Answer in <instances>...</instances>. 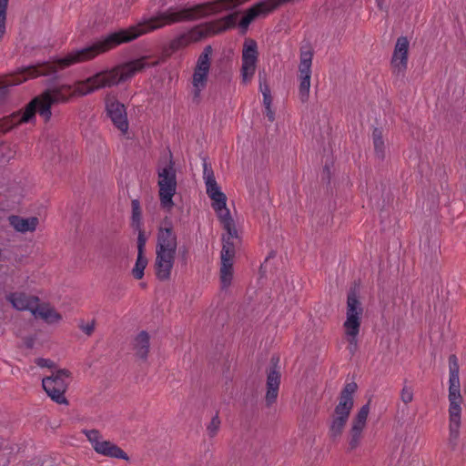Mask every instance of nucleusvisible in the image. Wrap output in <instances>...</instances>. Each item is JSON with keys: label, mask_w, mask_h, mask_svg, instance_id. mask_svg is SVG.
Returning a JSON list of instances; mask_svg holds the SVG:
<instances>
[{"label": "nucleus", "mask_w": 466, "mask_h": 466, "mask_svg": "<svg viewBox=\"0 0 466 466\" xmlns=\"http://www.w3.org/2000/svg\"><path fill=\"white\" fill-rule=\"evenodd\" d=\"M240 4L239 0H215L175 11L172 8L158 13L148 20L132 25L127 29L111 33L91 46L68 53L65 57L56 59L54 64L44 62L35 66L24 67L10 85H19L28 79L40 76H51L57 69H64L72 65L89 61L99 54L106 53L121 44L131 42L150 31L162 28L167 25L180 22L194 21L218 14L224 10H231Z\"/></svg>", "instance_id": "nucleus-1"}, {"label": "nucleus", "mask_w": 466, "mask_h": 466, "mask_svg": "<svg viewBox=\"0 0 466 466\" xmlns=\"http://www.w3.org/2000/svg\"><path fill=\"white\" fill-rule=\"evenodd\" d=\"M148 56L131 60L112 69L100 71L86 80L78 81L74 91L70 85L55 86L43 92L53 105L66 103L73 95L86 96L102 88L112 87L133 77L146 67L157 66L159 61L147 63Z\"/></svg>", "instance_id": "nucleus-2"}, {"label": "nucleus", "mask_w": 466, "mask_h": 466, "mask_svg": "<svg viewBox=\"0 0 466 466\" xmlns=\"http://www.w3.org/2000/svg\"><path fill=\"white\" fill-rule=\"evenodd\" d=\"M54 106L44 93L35 96L24 109L14 112L10 116L0 119V132H6L11 128L23 124H35L36 114L45 123L52 117L51 107Z\"/></svg>", "instance_id": "nucleus-3"}, {"label": "nucleus", "mask_w": 466, "mask_h": 466, "mask_svg": "<svg viewBox=\"0 0 466 466\" xmlns=\"http://www.w3.org/2000/svg\"><path fill=\"white\" fill-rule=\"evenodd\" d=\"M362 313L363 309L357 292L350 289L347 296V318L343 326L350 343L349 350L352 354L358 347L357 336L360 332Z\"/></svg>", "instance_id": "nucleus-4"}, {"label": "nucleus", "mask_w": 466, "mask_h": 466, "mask_svg": "<svg viewBox=\"0 0 466 466\" xmlns=\"http://www.w3.org/2000/svg\"><path fill=\"white\" fill-rule=\"evenodd\" d=\"M174 166L175 163L170 156L168 163L165 167H157L160 205L168 211L174 207L173 197L177 192V173Z\"/></svg>", "instance_id": "nucleus-5"}, {"label": "nucleus", "mask_w": 466, "mask_h": 466, "mask_svg": "<svg viewBox=\"0 0 466 466\" xmlns=\"http://www.w3.org/2000/svg\"><path fill=\"white\" fill-rule=\"evenodd\" d=\"M237 14H230L221 19L196 25L187 32L189 43L202 40L210 35L220 34L232 28L237 23Z\"/></svg>", "instance_id": "nucleus-6"}, {"label": "nucleus", "mask_w": 466, "mask_h": 466, "mask_svg": "<svg viewBox=\"0 0 466 466\" xmlns=\"http://www.w3.org/2000/svg\"><path fill=\"white\" fill-rule=\"evenodd\" d=\"M70 375L71 372L68 370L61 369L42 380L43 389L51 400L58 404H68L65 392L68 387L66 380L69 379Z\"/></svg>", "instance_id": "nucleus-7"}, {"label": "nucleus", "mask_w": 466, "mask_h": 466, "mask_svg": "<svg viewBox=\"0 0 466 466\" xmlns=\"http://www.w3.org/2000/svg\"><path fill=\"white\" fill-rule=\"evenodd\" d=\"M84 433L96 453L110 458L129 460L128 455L120 447L109 441L103 440L97 430H86L84 431Z\"/></svg>", "instance_id": "nucleus-8"}, {"label": "nucleus", "mask_w": 466, "mask_h": 466, "mask_svg": "<svg viewBox=\"0 0 466 466\" xmlns=\"http://www.w3.org/2000/svg\"><path fill=\"white\" fill-rule=\"evenodd\" d=\"M461 388H449V415H450V442L453 447L460 434L461 426Z\"/></svg>", "instance_id": "nucleus-9"}, {"label": "nucleus", "mask_w": 466, "mask_h": 466, "mask_svg": "<svg viewBox=\"0 0 466 466\" xmlns=\"http://www.w3.org/2000/svg\"><path fill=\"white\" fill-rule=\"evenodd\" d=\"M258 52L257 42L253 39H246L242 49L241 78L247 84L253 78L258 63Z\"/></svg>", "instance_id": "nucleus-10"}, {"label": "nucleus", "mask_w": 466, "mask_h": 466, "mask_svg": "<svg viewBox=\"0 0 466 466\" xmlns=\"http://www.w3.org/2000/svg\"><path fill=\"white\" fill-rule=\"evenodd\" d=\"M292 0H261L250 7L239 22V27L246 31L250 23L259 15H266L279 5Z\"/></svg>", "instance_id": "nucleus-11"}, {"label": "nucleus", "mask_w": 466, "mask_h": 466, "mask_svg": "<svg viewBox=\"0 0 466 466\" xmlns=\"http://www.w3.org/2000/svg\"><path fill=\"white\" fill-rule=\"evenodd\" d=\"M177 251L156 248L155 274L160 281L170 279Z\"/></svg>", "instance_id": "nucleus-12"}, {"label": "nucleus", "mask_w": 466, "mask_h": 466, "mask_svg": "<svg viewBox=\"0 0 466 466\" xmlns=\"http://www.w3.org/2000/svg\"><path fill=\"white\" fill-rule=\"evenodd\" d=\"M409 45L405 36H400L395 44L390 64L393 74L397 76H403L407 70Z\"/></svg>", "instance_id": "nucleus-13"}, {"label": "nucleus", "mask_w": 466, "mask_h": 466, "mask_svg": "<svg viewBox=\"0 0 466 466\" xmlns=\"http://www.w3.org/2000/svg\"><path fill=\"white\" fill-rule=\"evenodd\" d=\"M156 248L177 251V236L174 231L171 220L167 218L162 222L157 229Z\"/></svg>", "instance_id": "nucleus-14"}, {"label": "nucleus", "mask_w": 466, "mask_h": 466, "mask_svg": "<svg viewBox=\"0 0 466 466\" xmlns=\"http://www.w3.org/2000/svg\"><path fill=\"white\" fill-rule=\"evenodd\" d=\"M106 109L114 126L123 133H126L128 129V121L124 104L115 98H107L106 101Z\"/></svg>", "instance_id": "nucleus-15"}, {"label": "nucleus", "mask_w": 466, "mask_h": 466, "mask_svg": "<svg viewBox=\"0 0 466 466\" xmlns=\"http://www.w3.org/2000/svg\"><path fill=\"white\" fill-rule=\"evenodd\" d=\"M358 385L351 381L347 383L339 393V403L334 409L335 414H340L350 417V411L354 406L353 395L357 391Z\"/></svg>", "instance_id": "nucleus-16"}, {"label": "nucleus", "mask_w": 466, "mask_h": 466, "mask_svg": "<svg viewBox=\"0 0 466 466\" xmlns=\"http://www.w3.org/2000/svg\"><path fill=\"white\" fill-rule=\"evenodd\" d=\"M280 384V373L277 370L276 365L270 367L267 373V392L266 402L268 406L273 404L279 394Z\"/></svg>", "instance_id": "nucleus-17"}, {"label": "nucleus", "mask_w": 466, "mask_h": 466, "mask_svg": "<svg viewBox=\"0 0 466 466\" xmlns=\"http://www.w3.org/2000/svg\"><path fill=\"white\" fill-rule=\"evenodd\" d=\"M8 301L18 310H30L33 313L38 298L35 296H27L23 292H14L7 297Z\"/></svg>", "instance_id": "nucleus-18"}, {"label": "nucleus", "mask_w": 466, "mask_h": 466, "mask_svg": "<svg viewBox=\"0 0 466 466\" xmlns=\"http://www.w3.org/2000/svg\"><path fill=\"white\" fill-rule=\"evenodd\" d=\"M9 222L16 231L25 233L35 230L38 224V218L35 217L24 218L22 217L13 215L9 217Z\"/></svg>", "instance_id": "nucleus-19"}, {"label": "nucleus", "mask_w": 466, "mask_h": 466, "mask_svg": "<svg viewBox=\"0 0 466 466\" xmlns=\"http://www.w3.org/2000/svg\"><path fill=\"white\" fill-rule=\"evenodd\" d=\"M227 199L222 202L212 203V208L216 211L221 224L223 225L224 229L227 231L235 232V223L232 218L230 217L229 210L226 207Z\"/></svg>", "instance_id": "nucleus-20"}, {"label": "nucleus", "mask_w": 466, "mask_h": 466, "mask_svg": "<svg viewBox=\"0 0 466 466\" xmlns=\"http://www.w3.org/2000/svg\"><path fill=\"white\" fill-rule=\"evenodd\" d=\"M149 339V334L145 330L140 331L134 339L133 349L136 356L143 360L147 359L150 347Z\"/></svg>", "instance_id": "nucleus-21"}, {"label": "nucleus", "mask_w": 466, "mask_h": 466, "mask_svg": "<svg viewBox=\"0 0 466 466\" xmlns=\"http://www.w3.org/2000/svg\"><path fill=\"white\" fill-rule=\"evenodd\" d=\"M33 315L41 318L47 323H56L61 319V315L47 304H36L33 309Z\"/></svg>", "instance_id": "nucleus-22"}, {"label": "nucleus", "mask_w": 466, "mask_h": 466, "mask_svg": "<svg viewBox=\"0 0 466 466\" xmlns=\"http://www.w3.org/2000/svg\"><path fill=\"white\" fill-rule=\"evenodd\" d=\"M348 420V416L334 413L329 427V436L331 440L335 441L341 436Z\"/></svg>", "instance_id": "nucleus-23"}, {"label": "nucleus", "mask_w": 466, "mask_h": 466, "mask_svg": "<svg viewBox=\"0 0 466 466\" xmlns=\"http://www.w3.org/2000/svg\"><path fill=\"white\" fill-rule=\"evenodd\" d=\"M238 237L237 229L235 232L227 231V235H223L222 241L223 247L221 249V259L228 258L229 260H233L235 257V245L233 243V238Z\"/></svg>", "instance_id": "nucleus-24"}, {"label": "nucleus", "mask_w": 466, "mask_h": 466, "mask_svg": "<svg viewBox=\"0 0 466 466\" xmlns=\"http://www.w3.org/2000/svg\"><path fill=\"white\" fill-rule=\"evenodd\" d=\"M233 278V260L221 259L220 280L223 289L230 286Z\"/></svg>", "instance_id": "nucleus-25"}, {"label": "nucleus", "mask_w": 466, "mask_h": 466, "mask_svg": "<svg viewBox=\"0 0 466 466\" xmlns=\"http://www.w3.org/2000/svg\"><path fill=\"white\" fill-rule=\"evenodd\" d=\"M208 73L205 71H198V69H194L193 76H192V85L194 87V96L198 97L200 92L206 87L208 82Z\"/></svg>", "instance_id": "nucleus-26"}, {"label": "nucleus", "mask_w": 466, "mask_h": 466, "mask_svg": "<svg viewBox=\"0 0 466 466\" xmlns=\"http://www.w3.org/2000/svg\"><path fill=\"white\" fill-rule=\"evenodd\" d=\"M130 226L133 229L143 228L142 208L140 201L137 198L131 201Z\"/></svg>", "instance_id": "nucleus-27"}, {"label": "nucleus", "mask_w": 466, "mask_h": 466, "mask_svg": "<svg viewBox=\"0 0 466 466\" xmlns=\"http://www.w3.org/2000/svg\"><path fill=\"white\" fill-rule=\"evenodd\" d=\"M449 370H450L449 388H461L460 378H459L458 359L453 354L449 357Z\"/></svg>", "instance_id": "nucleus-28"}, {"label": "nucleus", "mask_w": 466, "mask_h": 466, "mask_svg": "<svg viewBox=\"0 0 466 466\" xmlns=\"http://www.w3.org/2000/svg\"><path fill=\"white\" fill-rule=\"evenodd\" d=\"M207 194L213 201L212 203L219 202L223 203L224 199H227L226 195L220 190L216 179L205 182Z\"/></svg>", "instance_id": "nucleus-29"}, {"label": "nucleus", "mask_w": 466, "mask_h": 466, "mask_svg": "<svg viewBox=\"0 0 466 466\" xmlns=\"http://www.w3.org/2000/svg\"><path fill=\"white\" fill-rule=\"evenodd\" d=\"M212 46H206L197 60L195 68L198 69V71H205L208 73L210 69V57L212 56Z\"/></svg>", "instance_id": "nucleus-30"}, {"label": "nucleus", "mask_w": 466, "mask_h": 466, "mask_svg": "<svg viewBox=\"0 0 466 466\" xmlns=\"http://www.w3.org/2000/svg\"><path fill=\"white\" fill-rule=\"evenodd\" d=\"M372 142L376 156L383 159L385 157V144L382 137V131L375 127L372 131Z\"/></svg>", "instance_id": "nucleus-31"}, {"label": "nucleus", "mask_w": 466, "mask_h": 466, "mask_svg": "<svg viewBox=\"0 0 466 466\" xmlns=\"http://www.w3.org/2000/svg\"><path fill=\"white\" fill-rule=\"evenodd\" d=\"M364 428L351 425L349 436V451H353L359 447L362 438Z\"/></svg>", "instance_id": "nucleus-32"}, {"label": "nucleus", "mask_w": 466, "mask_h": 466, "mask_svg": "<svg viewBox=\"0 0 466 466\" xmlns=\"http://www.w3.org/2000/svg\"><path fill=\"white\" fill-rule=\"evenodd\" d=\"M9 0H0V42L6 33L7 7Z\"/></svg>", "instance_id": "nucleus-33"}, {"label": "nucleus", "mask_w": 466, "mask_h": 466, "mask_svg": "<svg viewBox=\"0 0 466 466\" xmlns=\"http://www.w3.org/2000/svg\"><path fill=\"white\" fill-rule=\"evenodd\" d=\"M147 265V258L145 255L137 254L135 267L132 269V274L136 279H141L144 277V270Z\"/></svg>", "instance_id": "nucleus-34"}, {"label": "nucleus", "mask_w": 466, "mask_h": 466, "mask_svg": "<svg viewBox=\"0 0 466 466\" xmlns=\"http://www.w3.org/2000/svg\"><path fill=\"white\" fill-rule=\"evenodd\" d=\"M370 412V401L363 405L353 419L352 425L365 428L367 418Z\"/></svg>", "instance_id": "nucleus-35"}, {"label": "nucleus", "mask_w": 466, "mask_h": 466, "mask_svg": "<svg viewBox=\"0 0 466 466\" xmlns=\"http://www.w3.org/2000/svg\"><path fill=\"white\" fill-rule=\"evenodd\" d=\"M190 43L187 35V33H184L171 40V42L169 43V49L172 52H176L183 47H186Z\"/></svg>", "instance_id": "nucleus-36"}, {"label": "nucleus", "mask_w": 466, "mask_h": 466, "mask_svg": "<svg viewBox=\"0 0 466 466\" xmlns=\"http://www.w3.org/2000/svg\"><path fill=\"white\" fill-rule=\"evenodd\" d=\"M413 397H414V391H413L412 386L409 385L407 380H404L403 386H402V389L400 393V398L401 401L405 405H408L409 403H410L413 400Z\"/></svg>", "instance_id": "nucleus-37"}, {"label": "nucleus", "mask_w": 466, "mask_h": 466, "mask_svg": "<svg viewBox=\"0 0 466 466\" xmlns=\"http://www.w3.org/2000/svg\"><path fill=\"white\" fill-rule=\"evenodd\" d=\"M309 87H310V79H300L299 88V96L301 102H306L309 99Z\"/></svg>", "instance_id": "nucleus-38"}, {"label": "nucleus", "mask_w": 466, "mask_h": 466, "mask_svg": "<svg viewBox=\"0 0 466 466\" xmlns=\"http://www.w3.org/2000/svg\"><path fill=\"white\" fill-rule=\"evenodd\" d=\"M220 419L218 415V413L211 419L210 422L207 426V432L208 435L211 438L217 435L219 428H220Z\"/></svg>", "instance_id": "nucleus-39"}, {"label": "nucleus", "mask_w": 466, "mask_h": 466, "mask_svg": "<svg viewBox=\"0 0 466 466\" xmlns=\"http://www.w3.org/2000/svg\"><path fill=\"white\" fill-rule=\"evenodd\" d=\"M312 56L311 52H302L299 70H311Z\"/></svg>", "instance_id": "nucleus-40"}, {"label": "nucleus", "mask_w": 466, "mask_h": 466, "mask_svg": "<svg viewBox=\"0 0 466 466\" xmlns=\"http://www.w3.org/2000/svg\"><path fill=\"white\" fill-rule=\"evenodd\" d=\"M137 232V254L144 255L145 247L147 243V237L145 234V230L143 228H139V229H134Z\"/></svg>", "instance_id": "nucleus-41"}, {"label": "nucleus", "mask_w": 466, "mask_h": 466, "mask_svg": "<svg viewBox=\"0 0 466 466\" xmlns=\"http://www.w3.org/2000/svg\"><path fill=\"white\" fill-rule=\"evenodd\" d=\"M258 83H259V90L262 93V96H265V94L270 93V88H269V86H268V80H267V74L264 70L258 72Z\"/></svg>", "instance_id": "nucleus-42"}, {"label": "nucleus", "mask_w": 466, "mask_h": 466, "mask_svg": "<svg viewBox=\"0 0 466 466\" xmlns=\"http://www.w3.org/2000/svg\"><path fill=\"white\" fill-rule=\"evenodd\" d=\"M203 178L205 182L216 179L213 169L206 159L203 162Z\"/></svg>", "instance_id": "nucleus-43"}, {"label": "nucleus", "mask_w": 466, "mask_h": 466, "mask_svg": "<svg viewBox=\"0 0 466 466\" xmlns=\"http://www.w3.org/2000/svg\"><path fill=\"white\" fill-rule=\"evenodd\" d=\"M95 320H92L91 322H88L86 324H85L84 321L82 320L78 327L84 333H86L87 336H90L95 330Z\"/></svg>", "instance_id": "nucleus-44"}, {"label": "nucleus", "mask_w": 466, "mask_h": 466, "mask_svg": "<svg viewBox=\"0 0 466 466\" xmlns=\"http://www.w3.org/2000/svg\"><path fill=\"white\" fill-rule=\"evenodd\" d=\"M37 366L41 368H53L55 366L54 361L49 359L38 358L35 360Z\"/></svg>", "instance_id": "nucleus-45"}, {"label": "nucleus", "mask_w": 466, "mask_h": 466, "mask_svg": "<svg viewBox=\"0 0 466 466\" xmlns=\"http://www.w3.org/2000/svg\"><path fill=\"white\" fill-rule=\"evenodd\" d=\"M271 103H272V97H271V94H265V96H263V105L265 107H268V106H271Z\"/></svg>", "instance_id": "nucleus-46"}, {"label": "nucleus", "mask_w": 466, "mask_h": 466, "mask_svg": "<svg viewBox=\"0 0 466 466\" xmlns=\"http://www.w3.org/2000/svg\"><path fill=\"white\" fill-rule=\"evenodd\" d=\"M266 109V116L268 117V119L270 121V122H273L275 120V114L274 112L272 111L271 109V106H268V107H265Z\"/></svg>", "instance_id": "nucleus-47"}, {"label": "nucleus", "mask_w": 466, "mask_h": 466, "mask_svg": "<svg viewBox=\"0 0 466 466\" xmlns=\"http://www.w3.org/2000/svg\"><path fill=\"white\" fill-rule=\"evenodd\" d=\"M299 77L300 79H310L311 70H299Z\"/></svg>", "instance_id": "nucleus-48"}, {"label": "nucleus", "mask_w": 466, "mask_h": 466, "mask_svg": "<svg viewBox=\"0 0 466 466\" xmlns=\"http://www.w3.org/2000/svg\"><path fill=\"white\" fill-rule=\"evenodd\" d=\"M324 170L327 171L328 173L329 172V167L327 166L324 167Z\"/></svg>", "instance_id": "nucleus-49"}]
</instances>
